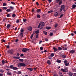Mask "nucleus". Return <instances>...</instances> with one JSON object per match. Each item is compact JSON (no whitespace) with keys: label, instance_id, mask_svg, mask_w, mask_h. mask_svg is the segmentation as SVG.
<instances>
[{"label":"nucleus","instance_id":"nucleus-1","mask_svg":"<svg viewBox=\"0 0 76 76\" xmlns=\"http://www.w3.org/2000/svg\"><path fill=\"white\" fill-rule=\"evenodd\" d=\"M44 26H45V24H44V22H41L39 24V25L38 26V28H40V26H41V28L42 29Z\"/></svg>","mask_w":76,"mask_h":76},{"label":"nucleus","instance_id":"nucleus-2","mask_svg":"<svg viewBox=\"0 0 76 76\" xmlns=\"http://www.w3.org/2000/svg\"><path fill=\"white\" fill-rule=\"evenodd\" d=\"M22 51L23 52L26 53L27 51H29V49H28L23 48V49L22 50Z\"/></svg>","mask_w":76,"mask_h":76},{"label":"nucleus","instance_id":"nucleus-3","mask_svg":"<svg viewBox=\"0 0 76 76\" xmlns=\"http://www.w3.org/2000/svg\"><path fill=\"white\" fill-rule=\"evenodd\" d=\"M65 8L64 5H63L61 6V8L60 9V12H62V10H64Z\"/></svg>","mask_w":76,"mask_h":76},{"label":"nucleus","instance_id":"nucleus-4","mask_svg":"<svg viewBox=\"0 0 76 76\" xmlns=\"http://www.w3.org/2000/svg\"><path fill=\"white\" fill-rule=\"evenodd\" d=\"M58 12L57 11H56L54 14V15L55 16H56H56H58Z\"/></svg>","mask_w":76,"mask_h":76},{"label":"nucleus","instance_id":"nucleus-5","mask_svg":"<svg viewBox=\"0 0 76 76\" xmlns=\"http://www.w3.org/2000/svg\"><path fill=\"white\" fill-rule=\"evenodd\" d=\"M8 53H10L11 54H13V51L12 50H10L8 51Z\"/></svg>","mask_w":76,"mask_h":76},{"label":"nucleus","instance_id":"nucleus-6","mask_svg":"<svg viewBox=\"0 0 76 76\" xmlns=\"http://www.w3.org/2000/svg\"><path fill=\"white\" fill-rule=\"evenodd\" d=\"M75 50H72L70 51V53L71 54H74V53H75Z\"/></svg>","mask_w":76,"mask_h":76},{"label":"nucleus","instance_id":"nucleus-7","mask_svg":"<svg viewBox=\"0 0 76 76\" xmlns=\"http://www.w3.org/2000/svg\"><path fill=\"white\" fill-rule=\"evenodd\" d=\"M53 49L54 50V52H56V51H58V49L55 47H53Z\"/></svg>","mask_w":76,"mask_h":76},{"label":"nucleus","instance_id":"nucleus-8","mask_svg":"<svg viewBox=\"0 0 76 76\" xmlns=\"http://www.w3.org/2000/svg\"><path fill=\"white\" fill-rule=\"evenodd\" d=\"M47 63H48V64L50 65V64H51V61L50 60H48L47 61Z\"/></svg>","mask_w":76,"mask_h":76},{"label":"nucleus","instance_id":"nucleus-9","mask_svg":"<svg viewBox=\"0 0 76 76\" xmlns=\"http://www.w3.org/2000/svg\"><path fill=\"white\" fill-rule=\"evenodd\" d=\"M28 30L30 31H32V27H29L28 28Z\"/></svg>","mask_w":76,"mask_h":76},{"label":"nucleus","instance_id":"nucleus-10","mask_svg":"<svg viewBox=\"0 0 76 76\" xmlns=\"http://www.w3.org/2000/svg\"><path fill=\"white\" fill-rule=\"evenodd\" d=\"M27 69L30 71H32L33 70V69L32 68H27Z\"/></svg>","mask_w":76,"mask_h":76},{"label":"nucleus","instance_id":"nucleus-11","mask_svg":"<svg viewBox=\"0 0 76 76\" xmlns=\"http://www.w3.org/2000/svg\"><path fill=\"white\" fill-rule=\"evenodd\" d=\"M21 66H23L24 67L26 66V65L23 63H21Z\"/></svg>","mask_w":76,"mask_h":76},{"label":"nucleus","instance_id":"nucleus-12","mask_svg":"<svg viewBox=\"0 0 76 76\" xmlns=\"http://www.w3.org/2000/svg\"><path fill=\"white\" fill-rule=\"evenodd\" d=\"M10 24H8L7 26V29H9V28H10Z\"/></svg>","mask_w":76,"mask_h":76},{"label":"nucleus","instance_id":"nucleus-13","mask_svg":"<svg viewBox=\"0 0 76 76\" xmlns=\"http://www.w3.org/2000/svg\"><path fill=\"white\" fill-rule=\"evenodd\" d=\"M16 16V15L15 14L13 13L12 15V18H15V17Z\"/></svg>","mask_w":76,"mask_h":76},{"label":"nucleus","instance_id":"nucleus-14","mask_svg":"<svg viewBox=\"0 0 76 76\" xmlns=\"http://www.w3.org/2000/svg\"><path fill=\"white\" fill-rule=\"evenodd\" d=\"M41 11L40 9H37V13H39L40 12H41Z\"/></svg>","mask_w":76,"mask_h":76},{"label":"nucleus","instance_id":"nucleus-15","mask_svg":"<svg viewBox=\"0 0 76 76\" xmlns=\"http://www.w3.org/2000/svg\"><path fill=\"white\" fill-rule=\"evenodd\" d=\"M23 33L22 32H21V33H20V36H21V38H22V37H23Z\"/></svg>","mask_w":76,"mask_h":76},{"label":"nucleus","instance_id":"nucleus-16","mask_svg":"<svg viewBox=\"0 0 76 76\" xmlns=\"http://www.w3.org/2000/svg\"><path fill=\"white\" fill-rule=\"evenodd\" d=\"M54 11L53 10H50V11H48V13H51L52 12H53Z\"/></svg>","mask_w":76,"mask_h":76},{"label":"nucleus","instance_id":"nucleus-17","mask_svg":"<svg viewBox=\"0 0 76 76\" xmlns=\"http://www.w3.org/2000/svg\"><path fill=\"white\" fill-rule=\"evenodd\" d=\"M12 69H13V70H18V68L16 67H13L12 68Z\"/></svg>","mask_w":76,"mask_h":76},{"label":"nucleus","instance_id":"nucleus-18","mask_svg":"<svg viewBox=\"0 0 76 76\" xmlns=\"http://www.w3.org/2000/svg\"><path fill=\"white\" fill-rule=\"evenodd\" d=\"M13 58H15V59H19V58H20V57L16 56H14Z\"/></svg>","mask_w":76,"mask_h":76},{"label":"nucleus","instance_id":"nucleus-19","mask_svg":"<svg viewBox=\"0 0 76 76\" xmlns=\"http://www.w3.org/2000/svg\"><path fill=\"white\" fill-rule=\"evenodd\" d=\"M69 76H73V73L72 72H69L68 73Z\"/></svg>","mask_w":76,"mask_h":76},{"label":"nucleus","instance_id":"nucleus-20","mask_svg":"<svg viewBox=\"0 0 76 76\" xmlns=\"http://www.w3.org/2000/svg\"><path fill=\"white\" fill-rule=\"evenodd\" d=\"M6 12H11V10L10 9H8L6 10Z\"/></svg>","mask_w":76,"mask_h":76},{"label":"nucleus","instance_id":"nucleus-21","mask_svg":"<svg viewBox=\"0 0 76 76\" xmlns=\"http://www.w3.org/2000/svg\"><path fill=\"white\" fill-rule=\"evenodd\" d=\"M18 67L20 68L22 66L21 65V63L19 64H18Z\"/></svg>","mask_w":76,"mask_h":76},{"label":"nucleus","instance_id":"nucleus-22","mask_svg":"<svg viewBox=\"0 0 76 76\" xmlns=\"http://www.w3.org/2000/svg\"><path fill=\"white\" fill-rule=\"evenodd\" d=\"M76 6L75 4L72 5V8L73 9H75V7H76Z\"/></svg>","mask_w":76,"mask_h":76},{"label":"nucleus","instance_id":"nucleus-23","mask_svg":"<svg viewBox=\"0 0 76 76\" xmlns=\"http://www.w3.org/2000/svg\"><path fill=\"white\" fill-rule=\"evenodd\" d=\"M64 70L65 72H68V70H67V68H65L64 69Z\"/></svg>","mask_w":76,"mask_h":76},{"label":"nucleus","instance_id":"nucleus-24","mask_svg":"<svg viewBox=\"0 0 76 76\" xmlns=\"http://www.w3.org/2000/svg\"><path fill=\"white\" fill-rule=\"evenodd\" d=\"M56 62L57 63H61V60L58 59L56 61Z\"/></svg>","mask_w":76,"mask_h":76},{"label":"nucleus","instance_id":"nucleus-25","mask_svg":"<svg viewBox=\"0 0 76 76\" xmlns=\"http://www.w3.org/2000/svg\"><path fill=\"white\" fill-rule=\"evenodd\" d=\"M58 50H62V48L60 47H58Z\"/></svg>","mask_w":76,"mask_h":76},{"label":"nucleus","instance_id":"nucleus-26","mask_svg":"<svg viewBox=\"0 0 76 76\" xmlns=\"http://www.w3.org/2000/svg\"><path fill=\"white\" fill-rule=\"evenodd\" d=\"M43 34H45V35H47V32L45 31H44L43 32Z\"/></svg>","mask_w":76,"mask_h":76},{"label":"nucleus","instance_id":"nucleus-27","mask_svg":"<svg viewBox=\"0 0 76 76\" xmlns=\"http://www.w3.org/2000/svg\"><path fill=\"white\" fill-rule=\"evenodd\" d=\"M37 18H38V19L40 18V15H37Z\"/></svg>","mask_w":76,"mask_h":76},{"label":"nucleus","instance_id":"nucleus-28","mask_svg":"<svg viewBox=\"0 0 76 76\" xmlns=\"http://www.w3.org/2000/svg\"><path fill=\"white\" fill-rule=\"evenodd\" d=\"M0 72L3 73V72H4V70L3 69H0Z\"/></svg>","mask_w":76,"mask_h":76},{"label":"nucleus","instance_id":"nucleus-29","mask_svg":"<svg viewBox=\"0 0 76 76\" xmlns=\"http://www.w3.org/2000/svg\"><path fill=\"white\" fill-rule=\"evenodd\" d=\"M33 36H34V34H32L31 35V37H30V38H31V39H32V38H33Z\"/></svg>","mask_w":76,"mask_h":76},{"label":"nucleus","instance_id":"nucleus-30","mask_svg":"<svg viewBox=\"0 0 76 76\" xmlns=\"http://www.w3.org/2000/svg\"><path fill=\"white\" fill-rule=\"evenodd\" d=\"M10 8L12 10H13V9H14V7H12V6H10Z\"/></svg>","mask_w":76,"mask_h":76},{"label":"nucleus","instance_id":"nucleus-31","mask_svg":"<svg viewBox=\"0 0 76 76\" xmlns=\"http://www.w3.org/2000/svg\"><path fill=\"white\" fill-rule=\"evenodd\" d=\"M62 57L63 58H65L66 57V55H63Z\"/></svg>","mask_w":76,"mask_h":76},{"label":"nucleus","instance_id":"nucleus-32","mask_svg":"<svg viewBox=\"0 0 76 76\" xmlns=\"http://www.w3.org/2000/svg\"><path fill=\"white\" fill-rule=\"evenodd\" d=\"M1 62H2V63L3 64H4V63H5V61H4V60H2L1 61Z\"/></svg>","mask_w":76,"mask_h":76},{"label":"nucleus","instance_id":"nucleus-33","mask_svg":"<svg viewBox=\"0 0 76 76\" xmlns=\"http://www.w3.org/2000/svg\"><path fill=\"white\" fill-rule=\"evenodd\" d=\"M65 65L66 66H69V63H65Z\"/></svg>","mask_w":76,"mask_h":76},{"label":"nucleus","instance_id":"nucleus-34","mask_svg":"<svg viewBox=\"0 0 76 76\" xmlns=\"http://www.w3.org/2000/svg\"><path fill=\"white\" fill-rule=\"evenodd\" d=\"M19 61H22V62H23V59H19Z\"/></svg>","mask_w":76,"mask_h":76},{"label":"nucleus","instance_id":"nucleus-35","mask_svg":"<svg viewBox=\"0 0 76 76\" xmlns=\"http://www.w3.org/2000/svg\"><path fill=\"white\" fill-rule=\"evenodd\" d=\"M39 30H37L36 31H35V33L36 34H38L39 33Z\"/></svg>","mask_w":76,"mask_h":76},{"label":"nucleus","instance_id":"nucleus-36","mask_svg":"<svg viewBox=\"0 0 76 76\" xmlns=\"http://www.w3.org/2000/svg\"><path fill=\"white\" fill-rule=\"evenodd\" d=\"M54 56V54L53 53H52L51 54L50 56L51 57H53Z\"/></svg>","mask_w":76,"mask_h":76},{"label":"nucleus","instance_id":"nucleus-37","mask_svg":"<svg viewBox=\"0 0 76 76\" xmlns=\"http://www.w3.org/2000/svg\"><path fill=\"white\" fill-rule=\"evenodd\" d=\"M20 31L21 32H23V31H24V30H23V28H21Z\"/></svg>","mask_w":76,"mask_h":76},{"label":"nucleus","instance_id":"nucleus-38","mask_svg":"<svg viewBox=\"0 0 76 76\" xmlns=\"http://www.w3.org/2000/svg\"><path fill=\"white\" fill-rule=\"evenodd\" d=\"M26 20H27L26 19H23V21L24 22H26Z\"/></svg>","mask_w":76,"mask_h":76},{"label":"nucleus","instance_id":"nucleus-39","mask_svg":"<svg viewBox=\"0 0 76 76\" xmlns=\"http://www.w3.org/2000/svg\"><path fill=\"white\" fill-rule=\"evenodd\" d=\"M7 17L8 18H9L10 17V14H8L7 15Z\"/></svg>","mask_w":76,"mask_h":76},{"label":"nucleus","instance_id":"nucleus-40","mask_svg":"<svg viewBox=\"0 0 76 76\" xmlns=\"http://www.w3.org/2000/svg\"><path fill=\"white\" fill-rule=\"evenodd\" d=\"M48 58L50 60V59H51V58H51V57L50 56H49L48 57Z\"/></svg>","mask_w":76,"mask_h":76},{"label":"nucleus","instance_id":"nucleus-41","mask_svg":"<svg viewBox=\"0 0 76 76\" xmlns=\"http://www.w3.org/2000/svg\"><path fill=\"white\" fill-rule=\"evenodd\" d=\"M3 10H6L7 9V7H4L3 8Z\"/></svg>","mask_w":76,"mask_h":76},{"label":"nucleus","instance_id":"nucleus-42","mask_svg":"<svg viewBox=\"0 0 76 76\" xmlns=\"http://www.w3.org/2000/svg\"><path fill=\"white\" fill-rule=\"evenodd\" d=\"M11 4H14V5H15V3L14 2H11Z\"/></svg>","mask_w":76,"mask_h":76},{"label":"nucleus","instance_id":"nucleus-43","mask_svg":"<svg viewBox=\"0 0 76 76\" xmlns=\"http://www.w3.org/2000/svg\"><path fill=\"white\" fill-rule=\"evenodd\" d=\"M46 28L47 29H50L51 28L49 27H46Z\"/></svg>","mask_w":76,"mask_h":76},{"label":"nucleus","instance_id":"nucleus-44","mask_svg":"<svg viewBox=\"0 0 76 76\" xmlns=\"http://www.w3.org/2000/svg\"><path fill=\"white\" fill-rule=\"evenodd\" d=\"M60 0H56V3H58L60 2Z\"/></svg>","mask_w":76,"mask_h":76},{"label":"nucleus","instance_id":"nucleus-45","mask_svg":"<svg viewBox=\"0 0 76 76\" xmlns=\"http://www.w3.org/2000/svg\"><path fill=\"white\" fill-rule=\"evenodd\" d=\"M21 73L22 72L20 71L18 72V74H21Z\"/></svg>","mask_w":76,"mask_h":76},{"label":"nucleus","instance_id":"nucleus-46","mask_svg":"<svg viewBox=\"0 0 76 76\" xmlns=\"http://www.w3.org/2000/svg\"><path fill=\"white\" fill-rule=\"evenodd\" d=\"M63 14H62L60 15L59 18H62V17H63Z\"/></svg>","mask_w":76,"mask_h":76},{"label":"nucleus","instance_id":"nucleus-47","mask_svg":"<svg viewBox=\"0 0 76 76\" xmlns=\"http://www.w3.org/2000/svg\"><path fill=\"white\" fill-rule=\"evenodd\" d=\"M61 70L62 71V72H65L64 69H61Z\"/></svg>","mask_w":76,"mask_h":76},{"label":"nucleus","instance_id":"nucleus-48","mask_svg":"<svg viewBox=\"0 0 76 76\" xmlns=\"http://www.w3.org/2000/svg\"><path fill=\"white\" fill-rule=\"evenodd\" d=\"M61 3H62V1H60L59 3V5H60V4H61Z\"/></svg>","mask_w":76,"mask_h":76},{"label":"nucleus","instance_id":"nucleus-49","mask_svg":"<svg viewBox=\"0 0 76 76\" xmlns=\"http://www.w3.org/2000/svg\"><path fill=\"white\" fill-rule=\"evenodd\" d=\"M64 63L65 64V63H67V60H65L64 61Z\"/></svg>","mask_w":76,"mask_h":76},{"label":"nucleus","instance_id":"nucleus-50","mask_svg":"<svg viewBox=\"0 0 76 76\" xmlns=\"http://www.w3.org/2000/svg\"><path fill=\"white\" fill-rule=\"evenodd\" d=\"M64 50H67V48H64L63 49Z\"/></svg>","mask_w":76,"mask_h":76},{"label":"nucleus","instance_id":"nucleus-51","mask_svg":"<svg viewBox=\"0 0 76 76\" xmlns=\"http://www.w3.org/2000/svg\"><path fill=\"white\" fill-rule=\"evenodd\" d=\"M3 6H6V3H4L3 4Z\"/></svg>","mask_w":76,"mask_h":76},{"label":"nucleus","instance_id":"nucleus-52","mask_svg":"<svg viewBox=\"0 0 76 76\" xmlns=\"http://www.w3.org/2000/svg\"><path fill=\"white\" fill-rule=\"evenodd\" d=\"M10 67L11 69H12V68H13V65H11L10 66Z\"/></svg>","mask_w":76,"mask_h":76},{"label":"nucleus","instance_id":"nucleus-53","mask_svg":"<svg viewBox=\"0 0 76 76\" xmlns=\"http://www.w3.org/2000/svg\"><path fill=\"white\" fill-rule=\"evenodd\" d=\"M45 41H48V39L47 38H45Z\"/></svg>","mask_w":76,"mask_h":76},{"label":"nucleus","instance_id":"nucleus-54","mask_svg":"<svg viewBox=\"0 0 76 76\" xmlns=\"http://www.w3.org/2000/svg\"><path fill=\"white\" fill-rule=\"evenodd\" d=\"M16 22L17 23H19V20H16Z\"/></svg>","mask_w":76,"mask_h":76},{"label":"nucleus","instance_id":"nucleus-55","mask_svg":"<svg viewBox=\"0 0 76 76\" xmlns=\"http://www.w3.org/2000/svg\"><path fill=\"white\" fill-rule=\"evenodd\" d=\"M40 49L41 50H43V48L42 47H41Z\"/></svg>","mask_w":76,"mask_h":76},{"label":"nucleus","instance_id":"nucleus-56","mask_svg":"<svg viewBox=\"0 0 76 76\" xmlns=\"http://www.w3.org/2000/svg\"><path fill=\"white\" fill-rule=\"evenodd\" d=\"M53 34L52 33H50V36H52L53 35Z\"/></svg>","mask_w":76,"mask_h":76},{"label":"nucleus","instance_id":"nucleus-57","mask_svg":"<svg viewBox=\"0 0 76 76\" xmlns=\"http://www.w3.org/2000/svg\"><path fill=\"white\" fill-rule=\"evenodd\" d=\"M36 4L37 6L39 5V4L38 3V2H36Z\"/></svg>","mask_w":76,"mask_h":76},{"label":"nucleus","instance_id":"nucleus-58","mask_svg":"<svg viewBox=\"0 0 76 76\" xmlns=\"http://www.w3.org/2000/svg\"><path fill=\"white\" fill-rule=\"evenodd\" d=\"M57 25H58L57 24H56L55 25V28H56L57 26Z\"/></svg>","mask_w":76,"mask_h":76},{"label":"nucleus","instance_id":"nucleus-59","mask_svg":"<svg viewBox=\"0 0 76 76\" xmlns=\"http://www.w3.org/2000/svg\"><path fill=\"white\" fill-rule=\"evenodd\" d=\"M36 38H38V34L36 35Z\"/></svg>","mask_w":76,"mask_h":76},{"label":"nucleus","instance_id":"nucleus-60","mask_svg":"<svg viewBox=\"0 0 76 76\" xmlns=\"http://www.w3.org/2000/svg\"><path fill=\"white\" fill-rule=\"evenodd\" d=\"M48 0V1H49V2H50V3H51V1H52V0Z\"/></svg>","mask_w":76,"mask_h":76},{"label":"nucleus","instance_id":"nucleus-61","mask_svg":"<svg viewBox=\"0 0 76 76\" xmlns=\"http://www.w3.org/2000/svg\"><path fill=\"white\" fill-rule=\"evenodd\" d=\"M2 41V42H6V40H3Z\"/></svg>","mask_w":76,"mask_h":76},{"label":"nucleus","instance_id":"nucleus-62","mask_svg":"<svg viewBox=\"0 0 76 76\" xmlns=\"http://www.w3.org/2000/svg\"><path fill=\"white\" fill-rule=\"evenodd\" d=\"M7 48H9V45H8L7 46Z\"/></svg>","mask_w":76,"mask_h":76},{"label":"nucleus","instance_id":"nucleus-63","mask_svg":"<svg viewBox=\"0 0 76 76\" xmlns=\"http://www.w3.org/2000/svg\"><path fill=\"white\" fill-rule=\"evenodd\" d=\"M3 74H0V76H3Z\"/></svg>","mask_w":76,"mask_h":76},{"label":"nucleus","instance_id":"nucleus-64","mask_svg":"<svg viewBox=\"0 0 76 76\" xmlns=\"http://www.w3.org/2000/svg\"><path fill=\"white\" fill-rule=\"evenodd\" d=\"M73 76H76V73H74Z\"/></svg>","mask_w":76,"mask_h":76}]
</instances>
